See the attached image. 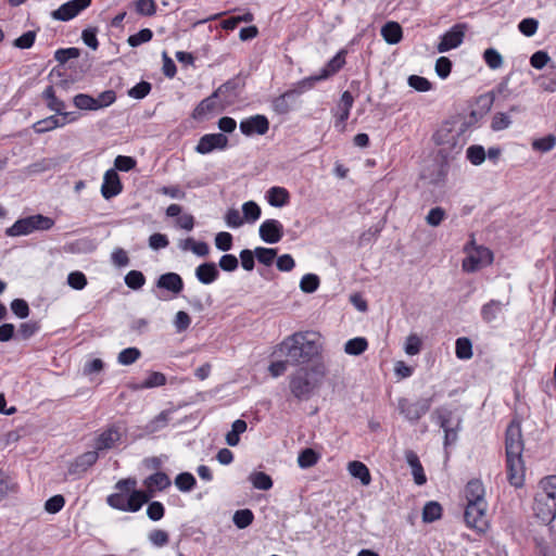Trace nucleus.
Listing matches in <instances>:
<instances>
[{
    "instance_id": "obj_1",
    "label": "nucleus",
    "mask_w": 556,
    "mask_h": 556,
    "mask_svg": "<svg viewBox=\"0 0 556 556\" xmlns=\"http://www.w3.org/2000/svg\"><path fill=\"white\" fill-rule=\"evenodd\" d=\"M170 483L169 477L162 471L150 475L143 480L146 490L136 489L135 478L121 479L114 485L116 492L108 496L106 503L114 509L136 513L154 496L155 492L164 491Z\"/></svg>"
},
{
    "instance_id": "obj_2",
    "label": "nucleus",
    "mask_w": 556,
    "mask_h": 556,
    "mask_svg": "<svg viewBox=\"0 0 556 556\" xmlns=\"http://www.w3.org/2000/svg\"><path fill=\"white\" fill-rule=\"evenodd\" d=\"M321 352V336L318 332L306 330L287 336L274 348L273 355L288 358L291 366H301L320 356Z\"/></svg>"
},
{
    "instance_id": "obj_3",
    "label": "nucleus",
    "mask_w": 556,
    "mask_h": 556,
    "mask_svg": "<svg viewBox=\"0 0 556 556\" xmlns=\"http://www.w3.org/2000/svg\"><path fill=\"white\" fill-rule=\"evenodd\" d=\"M523 439L521 425L518 420L510 421L505 434L507 480L515 488L525 484L526 467L522 459Z\"/></svg>"
},
{
    "instance_id": "obj_4",
    "label": "nucleus",
    "mask_w": 556,
    "mask_h": 556,
    "mask_svg": "<svg viewBox=\"0 0 556 556\" xmlns=\"http://www.w3.org/2000/svg\"><path fill=\"white\" fill-rule=\"evenodd\" d=\"M327 374L323 363H316L308 367L302 366L289 378V388L298 400H308L314 391L319 388Z\"/></svg>"
},
{
    "instance_id": "obj_5",
    "label": "nucleus",
    "mask_w": 556,
    "mask_h": 556,
    "mask_svg": "<svg viewBox=\"0 0 556 556\" xmlns=\"http://www.w3.org/2000/svg\"><path fill=\"white\" fill-rule=\"evenodd\" d=\"M532 509L534 516L546 525L556 518V475L540 480Z\"/></svg>"
},
{
    "instance_id": "obj_6",
    "label": "nucleus",
    "mask_w": 556,
    "mask_h": 556,
    "mask_svg": "<svg viewBox=\"0 0 556 556\" xmlns=\"http://www.w3.org/2000/svg\"><path fill=\"white\" fill-rule=\"evenodd\" d=\"M486 509V502L467 504L464 514L467 526L478 532H485L489 527Z\"/></svg>"
},
{
    "instance_id": "obj_7",
    "label": "nucleus",
    "mask_w": 556,
    "mask_h": 556,
    "mask_svg": "<svg viewBox=\"0 0 556 556\" xmlns=\"http://www.w3.org/2000/svg\"><path fill=\"white\" fill-rule=\"evenodd\" d=\"M493 262V253L485 247H476L468 252L463 261V269L467 273H473Z\"/></svg>"
},
{
    "instance_id": "obj_8",
    "label": "nucleus",
    "mask_w": 556,
    "mask_h": 556,
    "mask_svg": "<svg viewBox=\"0 0 556 556\" xmlns=\"http://www.w3.org/2000/svg\"><path fill=\"white\" fill-rule=\"evenodd\" d=\"M431 407L430 399H419L410 402L407 399L399 400L400 413L410 422L418 421Z\"/></svg>"
},
{
    "instance_id": "obj_9",
    "label": "nucleus",
    "mask_w": 556,
    "mask_h": 556,
    "mask_svg": "<svg viewBox=\"0 0 556 556\" xmlns=\"http://www.w3.org/2000/svg\"><path fill=\"white\" fill-rule=\"evenodd\" d=\"M345 50H340L320 71L319 75L304 79L300 81V85L302 87L311 88L313 86V83L327 79L328 77L338 73L345 64Z\"/></svg>"
},
{
    "instance_id": "obj_10",
    "label": "nucleus",
    "mask_w": 556,
    "mask_h": 556,
    "mask_svg": "<svg viewBox=\"0 0 556 556\" xmlns=\"http://www.w3.org/2000/svg\"><path fill=\"white\" fill-rule=\"evenodd\" d=\"M92 0H71L52 11L53 20L67 22L77 16L81 11L90 7Z\"/></svg>"
},
{
    "instance_id": "obj_11",
    "label": "nucleus",
    "mask_w": 556,
    "mask_h": 556,
    "mask_svg": "<svg viewBox=\"0 0 556 556\" xmlns=\"http://www.w3.org/2000/svg\"><path fill=\"white\" fill-rule=\"evenodd\" d=\"M59 89H64L63 85L54 86H48L43 92H42V99L46 101L47 108L50 111H53L61 115L64 118H71L73 116H76L73 112H66V104L63 100H61L56 92Z\"/></svg>"
},
{
    "instance_id": "obj_12",
    "label": "nucleus",
    "mask_w": 556,
    "mask_h": 556,
    "mask_svg": "<svg viewBox=\"0 0 556 556\" xmlns=\"http://www.w3.org/2000/svg\"><path fill=\"white\" fill-rule=\"evenodd\" d=\"M122 439V428L117 424H112L103 429L97 437L94 448L97 451L111 450Z\"/></svg>"
},
{
    "instance_id": "obj_13",
    "label": "nucleus",
    "mask_w": 556,
    "mask_h": 556,
    "mask_svg": "<svg viewBox=\"0 0 556 556\" xmlns=\"http://www.w3.org/2000/svg\"><path fill=\"white\" fill-rule=\"evenodd\" d=\"M465 24L454 25L450 30L442 35L437 47L438 51L442 53L460 46L465 37Z\"/></svg>"
},
{
    "instance_id": "obj_14",
    "label": "nucleus",
    "mask_w": 556,
    "mask_h": 556,
    "mask_svg": "<svg viewBox=\"0 0 556 556\" xmlns=\"http://www.w3.org/2000/svg\"><path fill=\"white\" fill-rule=\"evenodd\" d=\"M227 146L228 138L224 134H206L200 138L195 151L200 154H208L214 150H224Z\"/></svg>"
},
{
    "instance_id": "obj_15",
    "label": "nucleus",
    "mask_w": 556,
    "mask_h": 556,
    "mask_svg": "<svg viewBox=\"0 0 556 556\" xmlns=\"http://www.w3.org/2000/svg\"><path fill=\"white\" fill-rule=\"evenodd\" d=\"M230 83L219 86L210 97L203 99L193 110L192 117L194 119H203L216 110V99L228 90Z\"/></svg>"
},
{
    "instance_id": "obj_16",
    "label": "nucleus",
    "mask_w": 556,
    "mask_h": 556,
    "mask_svg": "<svg viewBox=\"0 0 556 556\" xmlns=\"http://www.w3.org/2000/svg\"><path fill=\"white\" fill-rule=\"evenodd\" d=\"M258 233L264 242L274 244L282 239L283 226L277 219H266L261 224Z\"/></svg>"
},
{
    "instance_id": "obj_17",
    "label": "nucleus",
    "mask_w": 556,
    "mask_h": 556,
    "mask_svg": "<svg viewBox=\"0 0 556 556\" xmlns=\"http://www.w3.org/2000/svg\"><path fill=\"white\" fill-rule=\"evenodd\" d=\"M269 129V122L264 115H254L241 121L240 130L245 136L254 134L265 135Z\"/></svg>"
},
{
    "instance_id": "obj_18",
    "label": "nucleus",
    "mask_w": 556,
    "mask_h": 556,
    "mask_svg": "<svg viewBox=\"0 0 556 556\" xmlns=\"http://www.w3.org/2000/svg\"><path fill=\"white\" fill-rule=\"evenodd\" d=\"M123 190V185L121 182L119 176L115 169H108L103 177V182L101 186V194L104 199L110 200L117 194H119Z\"/></svg>"
},
{
    "instance_id": "obj_19",
    "label": "nucleus",
    "mask_w": 556,
    "mask_h": 556,
    "mask_svg": "<svg viewBox=\"0 0 556 556\" xmlns=\"http://www.w3.org/2000/svg\"><path fill=\"white\" fill-rule=\"evenodd\" d=\"M156 288L167 290L173 294H179L184 289L182 278L176 273H166L156 280Z\"/></svg>"
},
{
    "instance_id": "obj_20",
    "label": "nucleus",
    "mask_w": 556,
    "mask_h": 556,
    "mask_svg": "<svg viewBox=\"0 0 556 556\" xmlns=\"http://www.w3.org/2000/svg\"><path fill=\"white\" fill-rule=\"evenodd\" d=\"M465 497L467 504L485 503V489L481 480L472 479L465 486Z\"/></svg>"
},
{
    "instance_id": "obj_21",
    "label": "nucleus",
    "mask_w": 556,
    "mask_h": 556,
    "mask_svg": "<svg viewBox=\"0 0 556 556\" xmlns=\"http://www.w3.org/2000/svg\"><path fill=\"white\" fill-rule=\"evenodd\" d=\"M74 121H76V116H73L71 118H64V117L59 118L55 115H51L49 117H46L43 119L36 122L33 125V128H34L35 132L43 134V132L53 130L58 127H63L67 123H71Z\"/></svg>"
},
{
    "instance_id": "obj_22",
    "label": "nucleus",
    "mask_w": 556,
    "mask_h": 556,
    "mask_svg": "<svg viewBox=\"0 0 556 556\" xmlns=\"http://www.w3.org/2000/svg\"><path fill=\"white\" fill-rule=\"evenodd\" d=\"M405 459L412 468V475L414 477L415 483L418 485L425 484L427 482V478L418 455L414 451L407 450L405 452Z\"/></svg>"
},
{
    "instance_id": "obj_23",
    "label": "nucleus",
    "mask_w": 556,
    "mask_h": 556,
    "mask_svg": "<svg viewBox=\"0 0 556 556\" xmlns=\"http://www.w3.org/2000/svg\"><path fill=\"white\" fill-rule=\"evenodd\" d=\"M299 90L292 89L283 92L279 97L273 100V109L278 114H287L291 110V105L289 104V100L292 99L295 94H300L307 87H302L299 84Z\"/></svg>"
},
{
    "instance_id": "obj_24",
    "label": "nucleus",
    "mask_w": 556,
    "mask_h": 556,
    "mask_svg": "<svg viewBox=\"0 0 556 556\" xmlns=\"http://www.w3.org/2000/svg\"><path fill=\"white\" fill-rule=\"evenodd\" d=\"M218 276L219 271L213 262L203 263L195 268V277L203 285L213 283Z\"/></svg>"
},
{
    "instance_id": "obj_25",
    "label": "nucleus",
    "mask_w": 556,
    "mask_h": 556,
    "mask_svg": "<svg viewBox=\"0 0 556 556\" xmlns=\"http://www.w3.org/2000/svg\"><path fill=\"white\" fill-rule=\"evenodd\" d=\"M266 199L271 206L282 207L290 202V193L283 187H271L266 192Z\"/></svg>"
},
{
    "instance_id": "obj_26",
    "label": "nucleus",
    "mask_w": 556,
    "mask_h": 556,
    "mask_svg": "<svg viewBox=\"0 0 556 556\" xmlns=\"http://www.w3.org/2000/svg\"><path fill=\"white\" fill-rule=\"evenodd\" d=\"M381 36L389 45H396L403 38V30L397 22H387L381 28Z\"/></svg>"
},
{
    "instance_id": "obj_27",
    "label": "nucleus",
    "mask_w": 556,
    "mask_h": 556,
    "mask_svg": "<svg viewBox=\"0 0 556 556\" xmlns=\"http://www.w3.org/2000/svg\"><path fill=\"white\" fill-rule=\"evenodd\" d=\"M505 304L498 300H491L481 307V317L485 323H491L502 312Z\"/></svg>"
},
{
    "instance_id": "obj_28",
    "label": "nucleus",
    "mask_w": 556,
    "mask_h": 556,
    "mask_svg": "<svg viewBox=\"0 0 556 556\" xmlns=\"http://www.w3.org/2000/svg\"><path fill=\"white\" fill-rule=\"evenodd\" d=\"M348 468L351 476L359 479L363 485H368L370 483V472L365 464L358 460H354L349 464Z\"/></svg>"
},
{
    "instance_id": "obj_29",
    "label": "nucleus",
    "mask_w": 556,
    "mask_h": 556,
    "mask_svg": "<svg viewBox=\"0 0 556 556\" xmlns=\"http://www.w3.org/2000/svg\"><path fill=\"white\" fill-rule=\"evenodd\" d=\"M34 231L29 217L16 220L11 227L5 230L10 237L26 236Z\"/></svg>"
},
{
    "instance_id": "obj_30",
    "label": "nucleus",
    "mask_w": 556,
    "mask_h": 556,
    "mask_svg": "<svg viewBox=\"0 0 556 556\" xmlns=\"http://www.w3.org/2000/svg\"><path fill=\"white\" fill-rule=\"evenodd\" d=\"M18 490L17 483L3 471H0V502L15 494Z\"/></svg>"
},
{
    "instance_id": "obj_31",
    "label": "nucleus",
    "mask_w": 556,
    "mask_h": 556,
    "mask_svg": "<svg viewBox=\"0 0 556 556\" xmlns=\"http://www.w3.org/2000/svg\"><path fill=\"white\" fill-rule=\"evenodd\" d=\"M166 383V376L163 372L160 371H150L148 374V377L144 381H142L140 384H137L134 389L135 390H142V389H152L162 387Z\"/></svg>"
},
{
    "instance_id": "obj_32",
    "label": "nucleus",
    "mask_w": 556,
    "mask_h": 556,
    "mask_svg": "<svg viewBox=\"0 0 556 556\" xmlns=\"http://www.w3.org/2000/svg\"><path fill=\"white\" fill-rule=\"evenodd\" d=\"M442 517V506L434 501L426 503L422 509V521L430 523Z\"/></svg>"
},
{
    "instance_id": "obj_33",
    "label": "nucleus",
    "mask_w": 556,
    "mask_h": 556,
    "mask_svg": "<svg viewBox=\"0 0 556 556\" xmlns=\"http://www.w3.org/2000/svg\"><path fill=\"white\" fill-rule=\"evenodd\" d=\"M433 139L437 144L453 148L456 146V136L452 134V129L448 125L442 126L433 136Z\"/></svg>"
},
{
    "instance_id": "obj_34",
    "label": "nucleus",
    "mask_w": 556,
    "mask_h": 556,
    "mask_svg": "<svg viewBox=\"0 0 556 556\" xmlns=\"http://www.w3.org/2000/svg\"><path fill=\"white\" fill-rule=\"evenodd\" d=\"M368 348V342L363 337L351 339L344 344V352L349 355H361Z\"/></svg>"
},
{
    "instance_id": "obj_35",
    "label": "nucleus",
    "mask_w": 556,
    "mask_h": 556,
    "mask_svg": "<svg viewBox=\"0 0 556 556\" xmlns=\"http://www.w3.org/2000/svg\"><path fill=\"white\" fill-rule=\"evenodd\" d=\"M455 354L459 359H470L472 357V343L466 337H460L455 342Z\"/></svg>"
},
{
    "instance_id": "obj_36",
    "label": "nucleus",
    "mask_w": 556,
    "mask_h": 556,
    "mask_svg": "<svg viewBox=\"0 0 556 556\" xmlns=\"http://www.w3.org/2000/svg\"><path fill=\"white\" fill-rule=\"evenodd\" d=\"M249 480L257 490L267 491L273 486L271 478L262 471L252 472L249 477Z\"/></svg>"
},
{
    "instance_id": "obj_37",
    "label": "nucleus",
    "mask_w": 556,
    "mask_h": 556,
    "mask_svg": "<svg viewBox=\"0 0 556 556\" xmlns=\"http://www.w3.org/2000/svg\"><path fill=\"white\" fill-rule=\"evenodd\" d=\"M433 416L437 418V422L444 430L452 429L456 422L453 420V413L446 408H438L434 410Z\"/></svg>"
},
{
    "instance_id": "obj_38",
    "label": "nucleus",
    "mask_w": 556,
    "mask_h": 556,
    "mask_svg": "<svg viewBox=\"0 0 556 556\" xmlns=\"http://www.w3.org/2000/svg\"><path fill=\"white\" fill-rule=\"evenodd\" d=\"M254 520V515L251 509H239L233 514L232 521L239 529H245Z\"/></svg>"
},
{
    "instance_id": "obj_39",
    "label": "nucleus",
    "mask_w": 556,
    "mask_h": 556,
    "mask_svg": "<svg viewBox=\"0 0 556 556\" xmlns=\"http://www.w3.org/2000/svg\"><path fill=\"white\" fill-rule=\"evenodd\" d=\"M243 219L247 223H255L261 217V207L254 201H248L242 205Z\"/></svg>"
},
{
    "instance_id": "obj_40",
    "label": "nucleus",
    "mask_w": 556,
    "mask_h": 556,
    "mask_svg": "<svg viewBox=\"0 0 556 556\" xmlns=\"http://www.w3.org/2000/svg\"><path fill=\"white\" fill-rule=\"evenodd\" d=\"M125 283L129 289L139 290L146 283V277L140 270H130L126 274Z\"/></svg>"
},
{
    "instance_id": "obj_41",
    "label": "nucleus",
    "mask_w": 556,
    "mask_h": 556,
    "mask_svg": "<svg viewBox=\"0 0 556 556\" xmlns=\"http://www.w3.org/2000/svg\"><path fill=\"white\" fill-rule=\"evenodd\" d=\"M195 483V478L190 472H181L175 478V485L181 492H190Z\"/></svg>"
},
{
    "instance_id": "obj_42",
    "label": "nucleus",
    "mask_w": 556,
    "mask_h": 556,
    "mask_svg": "<svg viewBox=\"0 0 556 556\" xmlns=\"http://www.w3.org/2000/svg\"><path fill=\"white\" fill-rule=\"evenodd\" d=\"M141 356V352L137 348H127L119 352L117 362L121 365L128 366L137 362Z\"/></svg>"
},
{
    "instance_id": "obj_43",
    "label": "nucleus",
    "mask_w": 556,
    "mask_h": 556,
    "mask_svg": "<svg viewBox=\"0 0 556 556\" xmlns=\"http://www.w3.org/2000/svg\"><path fill=\"white\" fill-rule=\"evenodd\" d=\"M98 452L99 451L94 448V451H89L81 454L76 458L75 466L83 471L87 470L89 467L97 463L99 458Z\"/></svg>"
},
{
    "instance_id": "obj_44",
    "label": "nucleus",
    "mask_w": 556,
    "mask_h": 556,
    "mask_svg": "<svg viewBox=\"0 0 556 556\" xmlns=\"http://www.w3.org/2000/svg\"><path fill=\"white\" fill-rule=\"evenodd\" d=\"M132 4L136 12L142 16H153L156 12V3L154 0H134Z\"/></svg>"
},
{
    "instance_id": "obj_45",
    "label": "nucleus",
    "mask_w": 556,
    "mask_h": 556,
    "mask_svg": "<svg viewBox=\"0 0 556 556\" xmlns=\"http://www.w3.org/2000/svg\"><path fill=\"white\" fill-rule=\"evenodd\" d=\"M319 455L313 448L303 450L298 457V464L301 468H309L317 464Z\"/></svg>"
},
{
    "instance_id": "obj_46",
    "label": "nucleus",
    "mask_w": 556,
    "mask_h": 556,
    "mask_svg": "<svg viewBox=\"0 0 556 556\" xmlns=\"http://www.w3.org/2000/svg\"><path fill=\"white\" fill-rule=\"evenodd\" d=\"M483 60L491 70H497L503 65V56L494 48H489L483 52Z\"/></svg>"
},
{
    "instance_id": "obj_47",
    "label": "nucleus",
    "mask_w": 556,
    "mask_h": 556,
    "mask_svg": "<svg viewBox=\"0 0 556 556\" xmlns=\"http://www.w3.org/2000/svg\"><path fill=\"white\" fill-rule=\"evenodd\" d=\"M320 280L319 277L315 274H306L302 277L300 281V288L305 293H313L319 287Z\"/></svg>"
},
{
    "instance_id": "obj_48",
    "label": "nucleus",
    "mask_w": 556,
    "mask_h": 556,
    "mask_svg": "<svg viewBox=\"0 0 556 556\" xmlns=\"http://www.w3.org/2000/svg\"><path fill=\"white\" fill-rule=\"evenodd\" d=\"M74 105L79 110L97 111L96 99L86 93L76 94L73 99Z\"/></svg>"
},
{
    "instance_id": "obj_49",
    "label": "nucleus",
    "mask_w": 556,
    "mask_h": 556,
    "mask_svg": "<svg viewBox=\"0 0 556 556\" xmlns=\"http://www.w3.org/2000/svg\"><path fill=\"white\" fill-rule=\"evenodd\" d=\"M254 254L260 263L269 266L273 264L277 252L275 249L258 247L254 250Z\"/></svg>"
},
{
    "instance_id": "obj_50",
    "label": "nucleus",
    "mask_w": 556,
    "mask_h": 556,
    "mask_svg": "<svg viewBox=\"0 0 556 556\" xmlns=\"http://www.w3.org/2000/svg\"><path fill=\"white\" fill-rule=\"evenodd\" d=\"M153 33L149 28H143L138 33L128 37L127 42L130 47H138L144 42H148L152 39Z\"/></svg>"
},
{
    "instance_id": "obj_51",
    "label": "nucleus",
    "mask_w": 556,
    "mask_h": 556,
    "mask_svg": "<svg viewBox=\"0 0 556 556\" xmlns=\"http://www.w3.org/2000/svg\"><path fill=\"white\" fill-rule=\"evenodd\" d=\"M148 539H149L150 543L155 547H163V546L167 545V543L169 542L168 533L162 529L152 530L149 533Z\"/></svg>"
},
{
    "instance_id": "obj_52",
    "label": "nucleus",
    "mask_w": 556,
    "mask_h": 556,
    "mask_svg": "<svg viewBox=\"0 0 556 556\" xmlns=\"http://www.w3.org/2000/svg\"><path fill=\"white\" fill-rule=\"evenodd\" d=\"M446 217V212L440 206H435L429 211L426 216V223L431 227H438Z\"/></svg>"
},
{
    "instance_id": "obj_53",
    "label": "nucleus",
    "mask_w": 556,
    "mask_h": 556,
    "mask_svg": "<svg viewBox=\"0 0 556 556\" xmlns=\"http://www.w3.org/2000/svg\"><path fill=\"white\" fill-rule=\"evenodd\" d=\"M556 146V137L548 135L532 142V148L540 152H548Z\"/></svg>"
},
{
    "instance_id": "obj_54",
    "label": "nucleus",
    "mask_w": 556,
    "mask_h": 556,
    "mask_svg": "<svg viewBox=\"0 0 556 556\" xmlns=\"http://www.w3.org/2000/svg\"><path fill=\"white\" fill-rule=\"evenodd\" d=\"M31 223V227L35 230H48L54 225V220L43 215L28 216Z\"/></svg>"
},
{
    "instance_id": "obj_55",
    "label": "nucleus",
    "mask_w": 556,
    "mask_h": 556,
    "mask_svg": "<svg viewBox=\"0 0 556 556\" xmlns=\"http://www.w3.org/2000/svg\"><path fill=\"white\" fill-rule=\"evenodd\" d=\"M467 159L473 165H480L485 160V151L481 146H470L467 149Z\"/></svg>"
},
{
    "instance_id": "obj_56",
    "label": "nucleus",
    "mask_w": 556,
    "mask_h": 556,
    "mask_svg": "<svg viewBox=\"0 0 556 556\" xmlns=\"http://www.w3.org/2000/svg\"><path fill=\"white\" fill-rule=\"evenodd\" d=\"M510 124H511V119H510L509 115L506 113H503V112H498L492 118L491 128L494 131H500V130L508 128L510 126Z\"/></svg>"
},
{
    "instance_id": "obj_57",
    "label": "nucleus",
    "mask_w": 556,
    "mask_h": 556,
    "mask_svg": "<svg viewBox=\"0 0 556 556\" xmlns=\"http://www.w3.org/2000/svg\"><path fill=\"white\" fill-rule=\"evenodd\" d=\"M408 85L420 92L429 91L432 88L431 83L427 78L418 75H410L408 77Z\"/></svg>"
},
{
    "instance_id": "obj_58",
    "label": "nucleus",
    "mask_w": 556,
    "mask_h": 556,
    "mask_svg": "<svg viewBox=\"0 0 556 556\" xmlns=\"http://www.w3.org/2000/svg\"><path fill=\"white\" fill-rule=\"evenodd\" d=\"M67 283L75 290H83L87 286V278L81 271H72L67 276Z\"/></svg>"
},
{
    "instance_id": "obj_59",
    "label": "nucleus",
    "mask_w": 556,
    "mask_h": 556,
    "mask_svg": "<svg viewBox=\"0 0 556 556\" xmlns=\"http://www.w3.org/2000/svg\"><path fill=\"white\" fill-rule=\"evenodd\" d=\"M151 91V84L148 81H140L137 85H135L131 89L128 91V96L134 99H143L147 97Z\"/></svg>"
},
{
    "instance_id": "obj_60",
    "label": "nucleus",
    "mask_w": 556,
    "mask_h": 556,
    "mask_svg": "<svg viewBox=\"0 0 556 556\" xmlns=\"http://www.w3.org/2000/svg\"><path fill=\"white\" fill-rule=\"evenodd\" d=\"M165 515V508L164 505L161 502L154 501L149 503L147 508V516L153 520L159 521L161 520Z\"/></svg>"
},
{
    "instance_id": "obj_61",
    "label": "nucleus",
    "mask_w": 556,
    "mask_h": 556,
    "mask_svg": "<svg viewBox=\"0 0 556 556\" xmlns=\"http://www.w3.org/2000/svg\"><path fill=\"white\" fill-rule=\"evenodd\" d=\"M225 222L230 228H239L243 225L244 219L237 208H229L225 214Z\"/></svg>"
},
{
    "instance_id": "obj_62",
    "label": "nucleus",
    "mask_w": 556,
    "mask_h": 556,
    "mask_svg": "<svg viewBox=\"0 0 556 556\" xmlns=\"http://www.w3.org/2000/svg\"><path fill=\"white\" fill-rule=\"evenodd\" d=\"M549 61L551 58L548 53L543 50L534 52L530 58V64L535 70H542L548 64Z\"/></svg>"
},
{
    "instance_id": "obj_63",
    "label": "nucleus",
    "mask_w": 556,
    "mask_h": 556,
    "mask_svg": "<svg viewBox=\"0 0 556 556\" xmlns=\"http://www.w3.org/2000/svg\"><path fill=\"white\" fill-rule=\"evenodd\" d=\"M215 247L220 251H229L232 248V235L220 231L215 237Z\"/></svg>"
},
{
    "instance_id": "obj_64",
    "label": "nucleus",
    "mask_w": 556,
    "mask_h": 556,
    "mask_svg": "<svg viewBox=\"0 0 556 556\" xmlns=\"http://www.w3.org/2000/svg\"><path fill=\"white\" fill-rule=\"evenodd\" d=\"M39 329L36 321L22 323L17 329V336L23 340H27L33 337Z\"/></svg>"
}]
</instances>
